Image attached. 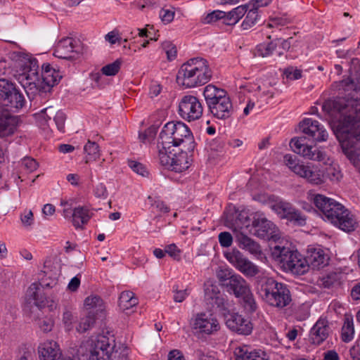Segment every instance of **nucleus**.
<instances>
[{
    "label": "nucleus",
    "mask_w": 360,
    "mask_h": 360,
    "mask_svg": "<svg viewBox=\"0 0 360 360\" xmlns=\"http://www.w3.org/2000/svg\"><path fill=\"white\" fill-rule=\"evenodd\" d=\"M138 304V299L133 292L123 291L119 297V307L122 311L132 308Z\"/></svg>",
    "instance_id": "33"
},
{
    "label": "nucleus",
    "mask_w": 360,
    "mask_h": 360,
    "mask_svg": "<svg viewBox=\"0 0 360 360\" xmlns=\"http://www.w3.org/2000/svg\"><path fill=\"white\" fill-rule=\"evenodd\" d=\"M269 21L267 26L272 27L274 26H284L291 22L290 18L287 14L276 15L269 17Z\"/></svg>",
    "instance_id": "46"
},
{
    "label": "nucleus",
    "mask_w": 360,
    "mask_h": 360,
    "mask_svg": "<svg viewBox=\"0 0 360 360\" xmlns=\"http://www.w3.org/2000/svg\"><path fill=\"white\" fill-rule=\"evenodd\" d=\"M158 141L164 146L179 148L183 145L187 150H193L194 140L189 127L183 122H169L162 127Z\"/></svg>",
    "instance_id": "4"
},
{
    "label": "nucleus",
    "mask_w": 360,
    "mask_h": 360,
    "mask_svg": "<svg viewBox=\"0 0 360 360\" xmlns=\"http://www.w3.org/2000/svg\"><path fill=\"white\" fill-rule=\"evenodd\" d=\"M41 76L42 83L44 84L42 89L45 92L49 91L51 87L56 85L61 78L59 72L52 68L49 64L42 65Z\"/></svg>",
    "instance_id": "21"
},
{
    "label": "nucleus",
    "mask_w": 360,
    "mask_h": 360,
    "mask_svg": "<svg viewBox=\"0 0 360 360\" xmlns=\"http://www.w3.org/2000/svg\"><path fill=\"white\" fill-rule=\"evenodd\" d=\"M239 298L242 299L241 304L246 312L252 314L256 311L257 303L250 290L249 292H246Z\"/></svg>",
    "instance_id": "41"
},
{
    "label": "nucleus",
    "mask_w": 360,
    "mask_h": 360,
    "mask_svg": "<svg viewBox=\"0 0 360 360\" xmlns=\"http://www.w3.org/2000/svg\"><path fill=\"white\" fill-rule=\"evenodd\" d=\"M290 146L295 153L307 159L319 162L326 160V154L315 146H309L306 143V137L292 139Z\"/></svg>",
    "instance_id": "12"
},
{
    "label": "nucleus",
    "mask_w": 360,
    "mask_h": 360,
    "mask_svg": "<svg viewBox=\"0 0 360 360\" xmlns=\"http://www.w3.org/2000/svg\"><path fill=\"white\" fill-rule=\"evenodd\" d=\"M340 86L345 91H358L360 90V84L359 85L356 84L354 79H352L351 77H347L346 79H342L340 82Z\"/></svg>",
    "instance_id": "51"
},
{
    "label": "nucleus",
    "mask_w": 360,
    "mask_h": 360,
    "mask_svg": "<svg viewBox=\"0 0 360 360\" xmlns=\"http://www.w3.org/2000/svg\"><path fill=\"white\" fill-rule=\"evenodd\" d=\"M283 74L287 79L291 80L299 79L302 77V71L298 69H294L293 67H288L284 70Z\"/></svg>",
    "instance_id": "60"
},
{
    "label": "nucleus",
    "mask_w": 360,
    "mask_h": 360,
    "mask_svg": "<svg viewBox=\"0 0 360 360\" xmlns=\"http://www.w3.org/2000/svg\"><path fill=\"white\" fill-rule=\"evenodd\" d=\"M112 352H89V360H110Z\"/></svg>",
    "instance_id": "58"
},
{
    "label": "nucleus",
    "mask_w": 360,
    "mask_h": 360,
    "mask_svg": "<svg viewBox=\"0 0 360 360\" xmlns=\"http://www.w3.org/2000/svg\"><path fill=\"white\" fill-rule=\"evenodd\" d=\"M60 205L63 207V216L65 219H71V220L73 218V209L72 207V203L62 200L60 202Z\"/></svg>",
    "instance_id": "62"
},
{
    "label": "nucleus",
    "mask_w": 360,
    "mask_h": 360,
    "mask_svg": "<svg viewBox=\"0 0 360 360\" xmlns=\"http://www.w3.org/2000/svg\"><path fill=\"white\" fill-rule=\"evenodd\" d=\"M22 165L29 172L34 171L38 166L36 160L32 158L26 157L22 160Z\"/></svg>",
    "instance_id": "63"
},
{
    "label": "nucleus",
    "mask_w": 360,
    "mask_h": 360,
    "mask_svg": "<svg viewBox=\"0 0 360 360\" xmlns=\"http://www.w3.org/2000/svg\"><path fill=\"white\" fill-rule=\"evenodd\" d=\"M40 360H60L62 353L59 345L55 341H46L38 347Z\"/></svg>",
    "instance_id": "19"
},
{
    "label": "nucleus",
    "mask_w": 360,
    "mask_h": 360,
    "mask_svg": "<svg viewBox=\"0 0 360 360\" xmlns=\"http://www.w3.org/2000/svg\"><path fill=\"white\" fill-rule=\"evenodd\" d=\"M271 208L281 218L285 219L290 211L293 210L292 205L288 202L278 199L275 195H270Z\"/></svg>",
    "instance_id": "28"
},
{
    "label": "nucleus",
    "mask_w": 360,
    "mask_h": 360,
    "mask_svg": "<svg viewBox=\"0 0 360 360\" xmlns=\"http://www.w3.org/2000/svg\"><path fill=\"white\" fill-rule=\"evenodd\" d=\"M312 200L324 220L346 232L355 229L357 224L356 219L341 203L321 194L314 195Z\"/></svg>",
    "instance_id": "2"
},
{
    "label": "nucleus",
    "mask_w": 360,
    "mask_h": 360,
    "mask_svg": "<svg viewBox=\"0 0 360 360\" xmlns=\"http://www.w3.org/2000/svg\"><path fill=\"white\" fill-rule=\"evenodd\" d=\"M15 63V61H13L11 57L0 56V74L12 75L17 77Z\"/></svg>",
    "instance_id": "38"
},
{
    "label": "nucleus",
    "mask_w": 360,
    "mask_h": 360,
    "mask_svg": "<svg viewBox=\"0 0 360 360\" xmlns=\"http://www.w3.org/2000/svg\"><path fill=\"white\" fill-rule=\"evenodd\" d=\"M203 96L207 108H212L217 103L230 98L224 89L218 88L213 84H208L204 88Z\"/></svg>",
    "instance_id": "17"
},
{
    "label": "nucleus",
    "mask_w": 360,
    "mask_h": 360,
    "mask_svg": "<svg viewBox=\"0 0 360 360\" xmlns=\"http://www.w3.org/2000/svg\"><path fill=\"white\" fill-rule=\"evenodd\" d=\"M65 115L61 111L56 112L53 121L60 132H65Z\"/></svg>",
    "instance_id": "56"
},
{
    "label": "nucleus",
    "mask_w": 360,
    "mask_h": 360,
    "mask_svg": "<svg viewBox=\"0 0 360 360\" xmlns=\"http://www.w3.org/2000/svg\"><path fill=\"white\" fill-rule=\"evenodd\" d=\"M338 283V275L336 273L327 274L321 278V285L326 288L333 287Z\"/></svg>",
    "instance_id": "55"
},
{
    "label": "nucleus",
    "mask_w": 360,
    "mask_h": 360,
    "mask_svg": "<svg viewBox=\"0 0 360 360\" xmlns=\"http://www.w3.org/2000/svg\"><path fill=\"white\" fill-rule=\"evenodd\" d=\"M300 130L309 138L315 141H325L328 138V133L317 120L311 118H304L299 124Z\"/></svg>",
    "instance_id": "15"
},
{
    "label": "nucleus",
    "mask_w": 360,
    "mask_h": 360,
    "mask_svg": "<svg viewBox=\"0 0 360 360\" xmlns=\"http://www.w3.org/2000/svg\"><path fill=\"white\" fill-rule=\"evenodd\" d=\"M235 274L231 270L224 269L217 271V277L220 284L226 288V284H229V281L233 278Z\"/></svg>",
    "instance_id": "47"
},
{
    "label": "nucleus",
    "mask_w": 360,
    "mask_h": 360,
    "mask_svg": "<svg viewBox=\"0 0 360 360\" xmlns=\"http://www.w3.org/2000/svg\"><path fill=\"white\" fill-rule=\"evenodd\" d=\"M23 94L15 83L0 79V137H7L14 134L17 128L16 120L9 110L16 111L25 104Z\"/></svg>",
    "instance_id": "1"
},
{
    "label": "nucleus",
    "mask_w": 360,
    "mask_h": 360,
    "mask_svg": "<svg viewBox=\"0 0 360 360\" xmlns=\"http://www.w3.org/2000/svg\"><path fill=\"white\" fill-rule=\"evenodd\" d=\"M336 138L339 141L343 153L360 173V136L350 135L347 131L336 129Z\"/></svg>",
    "instance_id": "9"
},
{
    "label": "nucleus",
    "mask_w": 360,
    "mask_h": 360,
    "mask_svg": "<svg viewBox=\"0 0 360 360\" xmlns=\"http://www.w3.org/2000/svg\"><path fill=\"white\" fill-rule=\"evenodd\" d=\"M285 219L296 225L302 226L306 224L307 217L300 210L293 207V210L290 211Z\"/></svg>",
    "instance_id": "44"
},
{
    "label": "nucleus",
    "mask_w": 360,
    "mask_h": 360,
    "mask_svg": "<svg viewBox=\"0 0 360 360\" xmlns=\"http://www.w3.org/2000/svg\"><path fill=\"white\" fill-rule=\"evenodd\" d=\"M213 307H216L219 311L224 315V312L227 313L229 311L227 305L228 302L224 297L223 295L221 294L219 296L214 297L212 301L209 302Z\"/></svg>",
    "instance_id": "48"
},
{
    "label": "nucleus",
    "mask_w": 360,
    "mask_h": 360,
    "mask_svg": "<svg viewBox=\"0 0 360 360\" xmlns=\"http://www.w3.org/2000/svg\"><path fill=\"white\" fill-rule=\"evenodd\" d=\"M226 259L237 269L246 257L236 249L225 253Z\"/></svg>",
    "instance_id": "42"
},
{
    "label": "nucleus",
    "mask_w": 360,
    "mask_h": 360,
    "mask_svg": "<svg viewBox=\"0 0 360 360\" xmlns=\"http://www.w3.org/2000/svg\"><path fill=\"white\" fill-rule=\"evenodd\" d=\"M258 20V9L253 6H250L248 9L246 17L243 20L241 27L243 30H249L257 22Z\"/></svg>",
    "instance_id": "40"
},
{
    "label": "nucleus",
    "mask_w": 360,
    "mask_h": 360,
    "mask_svg": "<svg viewBox=\"0 0 360 360\" xmlns=\"http://www.w3.org/2000/svg\"><path fill=\"white\" fill-rule=\"evenodd\" d=\"M276 49V44L274 41L257 45L254 51L256 57L266 58L270 56Z\"/></svg>",
    "instance_id": "39"
},
{
    "label": "nucleus",
    "mask_w": 360,
    "mask_h": 360,
    "mask_svg": "<svg viewBox=\"0 0 360 360\" xmlns=\"http://www.w3.org/2000/svg\"><path fill=\"white\" fill-rule=\"evenodd\" d=\"M122 65V60L120 58L117 59L113 63L108 64L101 68V72L103 75L107 76H115L118 73L120 70Z\"/></svg>",
    "instance_id": "45"
},
{
    "label": "nucleus",
    "mask_w": 360,
    "mask_h": 360,
    "mask_svg": "<svg viewBox=\"0 0 360 360\" xmlns=\"http://www.w3.org/2000/svg\"><path fill=\"white\" fill-rule=\"evenodd\" d=\"M92 217L90 210L86 206H78L73 209L72 224L76 229H83Z\"/></svg>",
    "instance_id": "27"
},
{
    "label": "nucleus",
    "mask_w": 360,
    "mask_h": 360,
    "mask_svg": "<svg viewBox=\"0 0 360 360\" xmlns=\"http://www.w3.org/2000/svg\"><path fill=\"white\" fill-rule=\"evenodd\" d=\"M160 18L165 23L171 22L174 17V12L167 9H162L160 13Z\"/></svg>",
    "instance_id": "64"
},
{
    "label": "nucleus",
    "mask_w": 360,
    "mask_h": 360,
    "mask_svg": "<svg viewBox=\"0 0 360 360\" xmlns=\"http://www.w3.org/2000/svg\"><path fill=\"white\" fill-rule=\"evenodd\" d=\"M56 112V109L52 106L45 108L43 110H41L39 113L37 115V119L39 120L44 121V124L49 126V121L51 120V117L53 116H55Z\"/></svg>",
    "instance_id": "49"
},
{
    "label": "nucleus",
    "mask_w": 360,
    "mask_h": 360,
    "mask_svg": "<svg viewBox=\"0 0 360 360\" xmlns=\"http://www.w3.org/2000/svg\"><path fill=\"white\" fill-rule=\"evenodd\" d=\"M236 360H269L266 353L262 350L249 351L247 346L236 348Z\"/></svg>",
    "instance_id": "26"
},
{
    "label": "nucleus",
    "mask_w": 360,
    "mask_h": 360,
    "mask_svg": "<svg viewBox=\"0 0 360 360\" xmlns=\"http://www.w3.org/2000/svg\"><path fill=\"white\" fill-rule=\"evenodd\" d=\"M249 5H240L229 13L225 12V16L223 17L222 23L227 25H233L236 24L240 19L247 13Z\"/></svg>",
    "instance_id": "29"
},
{
    "label": "nucleus",
    "mask_w": 360,
    "mask_h": 360,
    "mask_svg": "<svg viewBox=\"0 0 360 360\" xmlns=\"http://www.w3.org/2000/svg\"><path fill=\"white\" fill-rule=\"evenodd\" d=\"M330 327L326 319H319L309 333V341L312 345H320L328 337Z\"/></svg>",
    "instance_id": "18"
},
{
    "label": "nucleus",
    "mask_w": 360,
    "mask_h": 360,
    "mask_svg": "<svg viewBox=\"0 0 360 360\" xmlns=\"http://www.w3.org/2000/svg\"><path fill=\"white\" fill-rule=\"evenodd\" d=\"M226 141L222 136H218L210 143V147L212 150L221 152L226 148Z\"/></svg>",
    "instance_id": "54"
},
{
    "label": "nucleus",
    "mask_w": 360,
    "mask_h": 360,
    "mask_svg": "<svg viewBox=\"0 0 360 360\" xmlns=\"http://www.w3.org/2000/svg\"><path fill=\"white\" fill-rule=\"evenodd\" d=\"M283 159L288 167L296 175H298L301 169H303L304 164L300 163L295 155L286 154L284 155Z\"/></svg>",
    "instance_id": "43"
},
{
    "label": "nucleus",
    "mask_w": 360,
    "mask_h": 360,
    "mask_svg": "<svg viewBox=\"0 0 360 360\" xmlns=\"http://www.w3.org/2000/svg\"><path fill=\"white\" fill-rule=\"evenodd\" d=\"M225 16V12L221 11H214L212 13H208L202 20V22L205 24H210L217 20H222L223 17Z\"/></svg>",
    "instance_id": "52"
},
{
    "label": "nucleus",
    "mask_w": 360,
    "mask_h": 360,
    "mask_svg": "<svg viewBox=\"0 0 360 360\" xmlns=\"http://www.w3.org/2000/svg\"><path fill=\"white\" fill-rule=\"evenodd\" d=\"M94 194L96 198L105 199L108 193L106 186L103 183H99L95 186L93 190Z\"/></svg>",
    "instance_id": "61"
},
{
    "label": "nucleus",
    "mask_w": 360,
    "mask_h": 360,
    "mask_svg": "<svg viewBox=\"0 0 360 360\" xmlns=\"http://www.w3.org/2000/svg\"><path fill=\"white\" fill-rule=\"evenodd\" d=\"M354 334V328L353 323V318L350 315H345L344 317V324L342 327L341 338L343 342H349L353 338Z\"/></svg>",
    "instance_id": "34"
},
{
    "label": "nucleus",
    "mask_w": 360,
    "mask_h": 360,
    "mask_svg": "<svg viewBox=\"0 0 360 360\" xmlns=\"http://www.w3.org/2000/svg\"><path fill=\"white\" fill-rule=\"evenodd\" d=\"M84 305L87 312H93V314L98 316L103 314V301L98 295L87 297L84 300Z\"/></svg>",
    "instance_id": "30"
},
{
    "label": "nucleus",
    "mask_w": 360,
    "mask_h": 360,
    "mask_svg": "<svg viewBox=\"0 0 360 360\" xmlns=\"http://www.w3.org/2000/svg\"><path fill=\"white\" fill-rule=\"evenodd\" d=\"M252 226L255 235L266 240H276L278 228L271 221L266 219L264 213L255 212L252 217Z\"/></svg>",
    "instance_id": "11"
},
{
    "label": "nucleus",
    "mask_w": 360,
    "mask_h": 360,
    "mask_svg": "<svg viewBox=\"0 0 360 360\" xmlns=\"http://www.w3.org/2000/svg\"><path fill=\"white\" fill-rule=\"evenodd\" d=\"M236 238L240 248L255 256H259L262 254L260 245L243 233H238Z\"/></svg>",
    "instance_id": "25"
},
{
    "label": "nucleus",
    "mask_w": 360,
    "mask_h": 360,
    "mask_svg": "<svg viewBox=\"0 0 360 360\" xmlns=\"http://www.w3.org/2000/svg\"><path fill=\"white\" fill-rule=\"evenodd\" d=\"M221 292L218 286L215 284L206 285L205 288V298L207 302H210L214 297L219 296Z\"/></svg>",
    "instance_id": "50"
},
{
    "label": "nucleus",
    "mask_w": 360,
    "mask_h": 360,
    "mask_svg": "<svg viewBox=\"0 0 360 360\" xmlns=\"http://www.w3.org/2000/svg\"><path fill=\"white\" fill-rule=\"evenodd\" d=\"M178 114L187 122H194L202 116L203 105L198 97L185 95L179 103Z\"/></svg>",
    "instance_id": "10"
},
{
    "label": "nucleus",
    "mask_w": 360,
    "mask_h": 360,
    "mask_svg": "<svg viewBox=\"0 0 360 360\" xmlns=\"http://www.w3.org/2000/svg\"><path fill=\"white\" fill-rule=\"evenodd\" d=\"M250 290L248 282L239 274H235L233 278L226 284V290L233 293L236 297H240Z\"/></svg>",
    "instance_id": "24"
},
{
    "label": "nucleus",
    "mask_w": 360,
    "mask_h": 360,
    "mask_svg": "<svg viewBox=\"0 0 360 360\" xmlns=\"http://www.w3.org/2000/svg\"><path fill=\"white\" fill-rule=\"evenodd\" d=\"M165 252V254H168L174 260L179 261L181 259L180 250L174 243L167 245Z\"/></svg>",
    "instance_id": "59"
},
{
    "label": "nucleus",
    "mask_w": 360,
    "mask_h": 360,
    "mask_svg": "<svg viewBox=\"0 0 360 360\" xmlns=\"http://www.w3.org/2000/svg\"><path fill=\"white\" fill-rule=\"evenodd\" d=\"M271 255L284 269L294 274L302 275L307 271L306 261L297 250L276 245L272 249Z\"/></svg>",
    "instance_id": "7"
},
{
    "label": "nucleus",
    "mask_w": 360,
    "mask_h": 360,
    "mask_svg": "<svg viewBox=\"0 0 360 360\" xmlns=\"http://www.w3.org/2000/svg\"><path fill=\"white\" fill-rule=\"evenodd\" d=\"M12 56L13 57H18V59L15 63L17 74L15 77L23 86L27 94L29 96V91H31V93L40 91L39 89L40 78L37 60L35 58L25 59V58L21 59V54L20 53L13 52Z\"/></svg>",
    "instance_id": "5"
},
{
    "label": "nucleus",
    "mask_w": 360,
    "mask_h": 360,
    "mask_svg": "<svg viewBox=\"0 0 360 360\" xmlns=\"http://www.w3.org/2000/svg\"><path fill=\"white\" fill-rule=\"evenodd\" d=\"M219 242L224 248L230 247L233 243V237L229 232L224 231L219 234Z\"/></svg>",
    "instance_id": "57"
},
{
    "label": "nucleus",
    "mask_w": 360,
    "mask_h": 360,
    "mask_svg": "<svg viewBox=\"0 0 360 360\" xmlns=\"http://www.w3.org/2000/svg\"><path fill=\"white\" fill-rule=\"evenodd\" d=\"M237 270L248 278L254 277L259 273V266L252 263L247 257L243 260Z\"/></svg>",
    "instance_id": "35"
},
{
    "label": "nucleus",
    "mask_w": 360,
    "mask_h": 360,
    "mask_svg": "<svg viewBox=\"0 0 360 360\" xmlns=\"http://www.w3.org/2000/svg\"><path fill=\"white\" fill-rule=\"evenodd\" d=\"M297 176L313 185H321L325 181L323 172L318 167L309 165H304L303 169H301Z\"/></svg>",
    "instance_id": "23"
},
{
    "label": "nucleus",
    "mask_w": 360,
    "mask_h": 360,
    "mask_svg": "<svg viewBox=\"0 0 360 360\" xmlns=\"http://www.w3.org/2000/svg\"><path fill=\"white\" fill-rule=\"evenodd\" d=\"M98 316L93 314V312H86L85 316L81 318L78 326L76 329L79 333H85L91 329L95 323Z\"/></svg>",
    "instance_id": "36"
},
{
    "label": "nucleus",
    "mask_w": 360,
    "mask_h": 360,
    "mask_svg": "<svg viewBox=\"0 0 360 360\" xmlns=\"http://www.w3.org/2000/svg\"><path fill=\"white\" fill-rule=\"evenodd\" d=\"M224 316L226 326L232 331L238 334L248 335L252 330L251 322L245 319L238 313L224 312Z\"/></svg>",
    "instance_id": "14"
},
{
    "label": "nucleus",
    "mask_w": 360,
    "mask_h": 360,
    "mask_svg": "<svg viewBox=\"0 0 360 360\" xmlns=\"http://www.w3.org/2000/svg\"><path fill=\"white\" fill-rule=\"evenodd\" d=\"M193 328L198 333L205 335H212L220 329L219 323L211 313H198L192 323Z\"/></svg>",
    "instance_id": "13"
},
{
    "label": "nucleus",
    "mask_w": 360,
    "mask_h": 360,
    "mask_svg": "<svg viewBox=\"0 0 360 360\" xmlns=\"http://www.w3.org/2000/svg\"><path fill=\"white\" fill-rule=\"evenodd\" d=\"M259 292L268 304L276 308L283 309L288 306L292 301L288 285L272 278H267L261 281Z\"/></svg>",
    "instance_id": "6"
},
{
    "label": "nucleus",
    "mask_w": 360,
    "mask_h": 360,
    "mask_svg": "<svg viewBox=\"0 0 360 360\" xmlns=\"http://www.w3.org/2000/svg\"><path fill=\"white\" fill-rule=\"evenodd\" d=\"M76 41L71 38L67 37L61 39L58 43L53 55L61 59L72 60L79 57V51L77 49L75 44Z\"/></svg>",
    "instance_id": "16"
},
{
    "label": "nucleus",
    "mask_w": 360,
    "mask_h": 360,
    "mask_svg": "<svg viewBox=\"0 0 360 360\" xmlns=\"http://www.w3.org/2000/svg\"><path fill=\"white\" fill-rule=\"evenodd\" d=\"M306 261V265H307V269L309 267H311L313 269H319L323 267L328 261V258L324 251L320 248H311L307 251L306 257H304Z\"/></svg>",
    "instance_id": "20"
},
{
    "label": "nucleus",
    "mask_w": 360,
    "mask_h": 360,
    "mask_svg": "<svg viewBox=\"0 0 360 360\" xmlns=\"http://www.w3.org/2000/svg\"><path fill=\"white\" fill-rule=\"evenodd\" d=\"M128 165L134 172L142 176H146L148 174V172L146 167L139 162L134 160H129Z\"/></svg>",
    "instance_id": "53"
},
{
    "label": "nucleus",
    "mask_w": 360,
    "mask_h": 360,
    "mask_svg": "<svg viewBox=\"0 0 360 360\" xmlns=\"http://www.w3.org/2000/svg\"><path fill=\"white\" fill-rule=\"evenodd\" d=\"M212 72L207 60L193 58L184 63L178 70L176 82L186 88H193L207 83Z\"/></svg>",
    "instance_id": "3"
},
{
    "label": "nucleus",
    "mask_w": 360,
    "mask_h": 360,
    "mask_svg": "<svg viewBox=\"0 0 360 360\" xmlns=\"http://www.w3.org/2000/svg\"><path fill=\"white\" fill-rule=\"evenodd\" d=\"M159 163L167 169L181 172L189 167L188 154L183 148L164 146L158 141L157 144Z\"/></svg>",
    "instance_id": "8"
},
{
    "label": "nucleus",
    "mask_w": 360,
    "mask_h": 360,
    "mask_svg": "<svg viewBox=\"0 0 360 360\" xmlns=\"http://www.w3.org/2000/svg\"><path fill=\"white\" fill-rule=\"evenodd\" d=\"M113 347L107 336L98 335L95 340H91L89 351L112 352Z\"/></svg>",
    "instance_id": "32"
},
{
    "label": "nucleus",
    "mask_w": 360,
    "mask_h": 360,
    "mask_svg": "<svg viewBox=\"0 0 360 360\" xmlns=\"http://www.w3.org/2000/svg\"><path fill=\"white\" fill-rule=\"evenodd\" d=\"M209 112L217 119L226 120L230 118L233 113V107L231 98L213 105L212 108H208Z\"/></svg>",
    "instance_id": "22"
},
{
    "label": "nucleus",
    "mask_w": 360,
    "mask_h": 360,
    "mask_svg": "<svg viewBox=\"0 0 360 360\" xmlns=\"http://www.w3.org/2000/svg\"><path fill=\"white\" fill-rule=\"evenodd\" d=\"M27 296L28 300H33L34 301V304L38 307H44L46 304V297L40 292V288L37 283H32L28 288Z\"/></svg>",
    "instance_id": "31"
},
{
    "label": "nucleus",
    "mask_w": 360,
    "mask_h": 360,
    "mask_svg": "<svg viewBox=\"0 0 360 360\" xmlns=\"http://www.w3.org/2000/svg\"><path fill=\"white\" fill-rule=\"evenodd\" d=\"M86 153V163L91 161H95L100 158L101 153L99 146L96 142L88 141L84 147Z\"/></svg>",
    "instance_id": "37"
}]
</instances>
